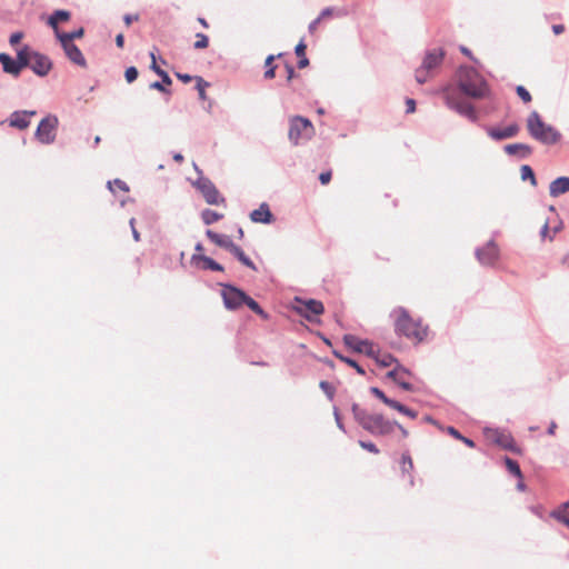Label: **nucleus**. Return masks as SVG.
<instances>
[{
    "mask_svg": "<svg viewBox=\"0 0 569 569\" xmlns=\"http://www.w3.org/2000/svg\"><path fill=\"white\" fill-rule=\"evenodd\" d=\"M395 332L398 337H403L415 346L422 343L428 335L429 327L421 319L411 317L409 311L399 307L392 311Z\"/></svg>",
    "mask_w": 569,
    "mask_h": 569,
    "instance_id": "obj_1",
    "label": "nucleus"
},
{
    "mask_svg": "<svg viewBox=\"0 0 569 569\" xmlns=\"http://www.w3.org/2000/svg\"><path fill=\"white\" fill-rule=\"evenodd\" d=\"M351 409L356 421L373 436L390 435L396 428L395 421L386 419L380 413H369L357 403H353Z\"/></svg>",
    "mask_w": 569,
    "mask_h": 569,
    "instance_id": "obj_2",
    "label": "nucleus"
},
{
    "mask_svg": "<svg viewBox=\"0 0 569 569\" xmlns=\"http://www.w3.org/2000/svg\"><path fill=\"white\" fill-rule=\"evenodd\" d=\"M458 86L470 98L483 99L490 97L488 83L473 68L466 67L459 70Z\"/></svg>",
    "mask_w": 569,
    "mask_h": 569,
    "instance_id": "obj_3",
    "label": "nucleus"
},
{
    "mask_svg": "<svg viewBox=\"0 0 569 569\" xmlns=\"http://www.w3.org/2000/svg\"><path fill=\"white\" fill-rule=\"evenodd\" d=\"M527 129L530 136L545 144H553L559 140V133L545 123L537 111H532L527 119Z\"/></svg>",
    "mask_w": 569,
    "mask_h": 569,
    "instance_id": "obj_4",
    "label": "nucleus"
},
{
    "mask_svg": "<svg viewBox=\"0 0 569 569\" xmlns=\"http://www.w3.org/2000/svg\"><path fill=\"white\" fill-rule=\"evenodd\" d=\"M315 132V127L309 119L301 116L289 119L288 138L292 144L298 146L301 141L310 140Z\"/></svg>",
    "mask_w": 569,
    "mask_h": 569,
    "instance_id": "obj_5",
    "label": "nucleus"
},
{
    "mask_svg": "<svg viewBox=\"0 0 569 569\" xmlns=\"http://www.w3.org/2000/svg\"><path fill=\"white\" fill-rule=\"evenodd\" d=\"M22 63L24 67L31 68L39 76H46L51 69V62L48 57L30 51L28 47Z\"/></svg>",
    "mask_w": 569,
    "mask_h": 569,
    "instance_id": "obj_6",
    "label": "nucleus"
},
{
    "mask_svg": "<svg viewBox=\"0 0 569 569\" xmlns=\"http://www.w3.org/2000/svg\"><path fill=\"white\" fill-rule=\"evenodd\" d=\"M57 127L58 118L56 116H48L43 118L36 131L37 139L44 144L53 142L56 139Z\"/></svg>",
    "mask_w": 569,
    "mask_h": 569,
    "instance_id": "obj_7",
    "label": "nucleus"
},
{
    "mask_svg": "<svg viewBox=\"0 0 569 569\" xmlns=\"http://www.w3.org/2000/svg\"><path fill=\"white\" fill-rule=\"evenodd\" d=\"M446 103L450 109L457 111L470 121L476 122L478 120V113L471 103L456 98L450 93L446 94Z\"/></svg>",
    "mask_w": 569,
    "mask_h": 569,
    "instance_id": "obj_8",
    "label": "nucleus"
},
{
    "mask_svg": "<svg viewBox=\"0 0 569 569\" xmlns=\"http://www.w3.org/2000/svg\"><path fill=\"white\" fill-rule=\"evenodd\" d=\"M298 306L296 307V310L299 315L305 317L309 321H313L315 316H319L323 313L325 307L321 301L309 299V300H301L297 299Z\"/></svg>",
    "mask_w": 569,
    "mask_h": 569,
    "instance_id": "obj_9",
    "label": "nucleus"
},
{
    "mask_svg": "<svg viewBox=\"0 0 569 569\" xmlns=\"http://www.w3.org/2000/svg\"><path fill=\"white\" fill-rule=\"evenodd\" d=\"M222 299L227 309L234 310L243 305L247 295L233 286H224L222 289Z\"/></svg>",
    "mask_w": 569,
    "mask_h": 569,
    "instance_id": "obj_10",
    "label": "nucleus"
},
{
    "mask_svg": "<svg viewBox=\"0 0 569 569\" xmlns=\"http://www.w3.org/2000/svg\"><path fill=\"white\" fill-rule=\"evenodd\" d=\"M27 54V47H23L18 52V60H13L9 54L7 53H0V63L2 64V68L4 72L18 76L22 68H24V64L22 63L24 56Z\"/></svg>",
    "mask_w": 569,
    "mask_h": 569,
    "instance_id": "obj_11",
    "label": "nucleus"
},
{
    "mask_svg": "<svg viewBox=\"0 0 569 569\" xmlns=\"http://www.w3.org/2000/svg\"><path fill=\"white\" fill-rule=\"evenodd\" d=\"M483 432L487 440L505 449H512L513 439L509 433L495 428H486Z\"/></svg>",
    "mask_w": 569,
    "mask_h": 569,
    "instance_id": "obj_12",
    "label": "nucleus"
},
{
    "mask_svg": "<svg viewBox=\"0 0 569 569\" xmlns=\"http://www.w3.org/2000/svg\"><path fill=\"white\" fill-rule=\"evenodd\" d=\"M477 257L480 263L492 266L499 259V248L493 241H489L477 251Z\"/></svg>",
    "mask_w": 569,
    "mask_h": 569,
    "instance_id": "obj_13",
    "label": "nucleus"
},
{
    "mask_svg": "<svg viewBox=\"0 0 569 569\" xmlns=\"http://www.w3.org/2000/svg\"><path fill=\"white\" fill-rule=\"evenodd\" d=\"M409 371L397 363V366L387 373L403 390H412V385L408 381Z\"/></svg>",
    "mask_w": 569,
    "mask_h": 569,
    "instance_id": "obj_14",
    "label": "nucleus"
},
{
    "mask_svg": "<svg viewBox=\"0 0 569 569\" xmlns=\"http://www.w3.org/2000/svg\"><path fill=\"white\" fill-rule=\"evenodd\" d=\"M443 58L445 51L442 49H433L427 52L421 67L427 70V72H431L442 63Z\"/></svg>",
    "mask_w": 569,
    "mask_h": 569,
    "instance_id": "obj_15",
    "label": "nucleus"
},
{
    "mask_svg": "<svg viewBox=\"0 0 569 569\" xmlns=\"http://www.w3.org/2000/svg\"><path fill=\"white\" fill-rule=\"evenodd\" d=\"M199 189L209 204H219L223 202V198L220 197L219 191L210 181H204L199 184Z\"/></svg>",
    "mask_w": 569,
    "mask_h": 569,
    "instance_id": "obj_16",
    "label": "nucleus"
},
{
    "mask_svg": "<svg viewBox=\"0 0 569 569\" xmlns=\"http://www.w3.org/2000/svg\"><path fill=\"white\" fill-rule=\"evenodd\" d=\"M191 264H193L196 268L198 269H202V270H213V271H222L223 270V267L221 264H219L218 262H216L213 259L207 257V256H203V254H199V253H194L192 257H191Z\"/></svg>",
    "mask_w": 569,
    "mask_h": 569,
    "instance_id": "obj_17",
    "label": "nucleus"
},
{
    "mask_svg": "<svg viewBox=\"0 0 569 569\" xmlns=\"http://www.w3.org/2000/svg\"><path fill=\"white\" fill-rule=\"evenodd\" d=\"M519 132V126L511 123L506 128H489L488 134L495 140H503L515 137Z\"/></svg>",
    "mask_w": 569,
    "mask_h": 569,
    "instance_id": "obj_18",
    "label": "nucleus"
},
{
    "mask_svg": "<svg viewBox=\"0 0 569 569\" xmlns=\"http://www.w3.org/2000/svg\"><path fill=\"white\" fill-rule=\"evenodd\" d=\"M250 219L257 223H271L273 214L267 203H261L258 209L250 213Z\"/></svg>",
    "mask_w": 569,
    "mask_h": 569,
    "instance_id": "obj_19",
    "label": "nucleus"
},
{
    "mask_svg": "<svg viewBox=\"0 0 569 569\" xmlns=\"http://www.w3.org/2000/svg\"><path fill=\"white\" fill-rule=\"evenodd\" d=\"M67 57L76 64L86 67L87 61L81 50L74 43H61Z\"/></svg>",
    "mask_w": 569,
    "mask_h": 569,
    "instance_id": "obj_20",
    "label": "nucleus"
},
{
    "mask_svg": "<svg viewBox=\"0 0 569 569\" xmlns=\"http://www.w3.org/2000/svg\"><path fill=\"white\" fill-rule=\"evenodd\" d=\"M36 111L13 112L10 118V126L19 129H26L30 124L29 117L34 116Z\"/></svg>",
    "mask_w": 569,
    "mask_h": 569,
    "instance_id": "obj_21",
    "label": "nucleus"
},
{
    "mask_svg": "<svg viewBox=\"0 0 569 569\" xmlns=\"http://www.w3.org/2000/svg\"><path fill=\"white\" fill-rule=\"evenodd\" d=\"M206 234L214 244L227 249L228 251H231V249L234 247V243L229 236L220 234L212 230H207Z\"/></svg>",
    "mask_w": 569,
    "mask_h": 569,
    "instance_id": "obj_22",
    "label": "nucleus"
},
{
    "mask_svg": "<svg viewBox=\"0 0 569 569\" xmlns=\"http://www.w3.org/2000/svg\"><path fill=\"white\" fill-rule=\"evenodd\" d=\"M569 191V178L560 177L550 183L549 192L552 197H558Z\"/></svg>",
    "mask_w": 569,
    "mask_h": 569,
    "instance_id": "obj_23",
    "label": "nucleus"
},
{
    "mask_svg": "<svg viewBox=\"0 0 569 569\" xmlns=\"http://www.w3.org/2000/svg\"><path fill=\"white\" fill-rule=\"evenodd\" d=\"M505 151L510 156L519 154L525 158L531 153V148L523 143H512L505 147Z\"/></svg>",
    "mask_w": 569,
    "mask_h": 569,
    "instance_id": "obj_24",
    "label": "nucleus"
},
{
    "mask_svg": "<svg viewBox=\"0 0 569 569\" xmlns=\"http://www.w3.org/2000/svg\"><path fill=\"white\" fill-rule=\"evenodd\" d=\"M551 517L569 528V502L562 503L558 509L553 510Z\"/></svg>",
    "mask_w": 569,
    "mask_h": 569,
    "instance_id": "obj_25",
    "label": "nucleus"
},
{
    "mask_svg": "<svg viewBox=\"0 0 569 569\" xmlns=\"http://www.w3.org/2000/svg\"><path fill=\"white\" fill-rule=\"evenodd\" d=\"M343 342L347 347L351 348L357 352H362L363 346H366V340H361L353 335H345Z\"/></svg>",
    "mask_w": 569,
    "mask_h": 569,
    "instance_id": "obj_26",
    "label": "nucleus"
},
{
    "mask_svg": "<svg viewBox=\"0 0 569 569\" xmlns=\"http://www.w3.org/2000/svg\"><path fill=\"white\" fill-rule=\"evenodd\" d=\"M70 18V12L66 10H57L50 18L48 23L54 29L56 33L59 32L58 23L60 21H68Z\"/></svg>",
    "mask_w": 569,
    "mask_h": 569,
    "instance_id": "obj_27",
    "label": "nucleus"
},
{
    "mask_svg": "<svg viewBox=\"0 0 569 569\" xmlns=\"http://www.w3.org/2000/svg\"><path fill=\"white\" fill-rule=\"evenodd\" d=\"M242 264L247 266L248 268L256 270V264L253 261L246 256V253L242 251V249L234 244V247L230 251Z\"/></svg>",
    "mask_w": 569,
    "mask_h": 569,
    "instance_id": "obj_28",
    "label": "nucleus"
},
{
    "mask_svg": "<svg viewBox=\"0 0 569 569\" xmlns=\"http://www.w3.org/2000/svg\"><path fill=\"white\" fill-rule=\"evenodd\" d=\"M375 360L380 367H385V368L391 367L393 363H396V365L398 363L397 359L392 355L387 353V352H381L380 350L377 351Z\"/></svg>",
    "mask_w": 569,
    "mask_h": 569,
    "instance_id": "obj_29",
    "label": "nucleus"
},
{
    "mask_svg": "<svg viewBox=\"0 0 569 569\" xmlns=\"http://www.w3.org/2000/svg\"><path fill=\"white\" fill-rule=\"evenodd\" d=\"M401 471L402 473H407L409 476V479H410V485L412 486L413 485V479H412V471H413V461L410 457L409 453H402L401 456Z\"/></svg>",
    "mask_w": 569,
    "mask_h": 569,
    "instance_id": "obj_30",
    "label": "nucleus"
},
{
    "mask_svg": "<svg viewBox=\"0 0 569 569\" xmlns=\"http://www.w3.org/2000/svg\"><path fill=\"white\" fill-rule=\"evenodd\" d=\"M83 29L80 28L73 32H69V33H60V32H57V37L58 39L60 40L61 43H73V39H79V38H82L83 37Z\"/></svg>",
    "mask_w": 569,
    "mask_h": 569,
    "instance_id": "obj_31",
    "label": "nucleus"
},
{
    "mask_svg": "<svg viewBox=\"0 0 569 569\" xmlns=\"http://www.w3.org/2000/svg\"><path fill=\"white\" fill-rule=\"evenodd\" d=\"M150 57H151V69L158 74L161 77V79L163 80V82L168 86H170L172 83L171 81V78L169 77V74L162 70L160 67L157 66V61H156V54L153 52L150 53Z\"/></svg>",
    "mask_w": 569,
    "mask_h": 569,
    "instance_id": "obj_32",
    "label": "nucleus"
},
{
    "mask_svg": "<svg viewBox=\"0 0 569 569\" xmlns=\"http://www.w3.org/2000/svg\"><path fill=\"white\" fill-rule=\"evenodd\" d=\"M201 217L206 224H211V223H214L218 220H220L223 217V214L219 213L214 210L207 209V210L202 211Z\"/></svg>",
    "mask_w": 569,
    "mask_h": 569,
    "instance_id": "obj_33",
    "label": "nucleus"
},
{
    "mask_svg": "<svg viewBox=\"0 0 569 569\" xmlns=\"http://www.w3.org/2000/svg\"><path fill=\"white\" fill-rule=\"evenodd\" d=\"M243 305H247L250 310L254 313L259 315L263 319H268V315L261 309L257 301H254L251 297L247 296L243 301Z\"/></svg>",
    "mask_w": 569,
    "mask_h": 569,
    "instance_id": "obj_34",
    "label": "nucleus"
},
{
    "mask_svg": "<svg viewBox=\"0 0 569 569\" xmlns=\"http://www.w3.org/2000/svg\"><path fill=\"white\" fill-rule=\"evenodd\" d=\"M371 393L377 397L378 399H380L385 405H387L388 407L392 408L396 406L397 401L396 400H392L390 398H388L385 392L382 390H380L379 388L377 387H372L370 389Z\"/></svg>",
    "mask_w": 569,
    "mask_h": 569,
    "instance_id": "obj_35",
    "label": "nucleus"
},
{
    "mask_svg": "<svg viewBox=\"0 0 569 569\" xmlns=\"http://www.w3.org/2000/svg\"><path fill=\"white\" fill-rule=\"evenodd\" d=\"M274 60V56L270 54L266 58V61H264V66L267 68L266 72H264V78L266 79H273L274 76H276V66L272 64Z\"/></svg>",
    "mask_w": 569,
    "mask_h": 569,
    "instance_id": "obj_36",
    "label": "nucleus"
},
{
    "mask_svg": "<svg viewBox=\"0 0 569 569\" xmlns=\"http://www.w3.org/2000/svg\"><path fill=\"white\" fill-rule=\"evenodd\" d=\"M505 462H506V467L510 473L515 475L518 478H522V473H521L520 467L517 461H515L510 458H506Z\"/></svg>",
    "mask_w": 569,
    "mask_h": 569,
    "instance_id": "obj_37",
    "label": "nucleus"
},
{
    "mask_svg": "<svg viewBox=\"0 0 569 569\" xmlns=\"http://www.w3.org/2000/svg\"><path fill=\"white\" fill-rule=\"evenodd\" d=\"M209 46V38L203 33H197L196 34V41L193 43V48L197 50H202L208 48Z\"/></svg>",
    "mask_w": 569,
    "mask_h": 569,
    "instance_id": "obj_38",
    "label": "nucleus"
},
{
    "mask_svg": "<svg viewBox=\"0 0 569 569\" xmlns=\"http://www.w3.org/2000/svg\"><path fill=\"white\" fill-rule=\"evenodd\" d=\"M108 187L109 189L112 191V192H116L117 190H120V191H123V192H128L129 191V188L127 186V183L120 179H116L114 181H109L108 182Z\"/></svg>",
    "mask_w": 569,
    "mask_h": 569,
    "instance_id": "obj_39",
    "label": "nucleus"
},
{
    "mask_svg": "<svg viewBox=\"0 0 569 569\" xmlns=\"http://www.w3.org/2000/svg\"><path fill=\"white\" fill-rule=\"evenodd\" d=\"M196 81H197V90L199 92V98L201 100H206L207 99L206 89L209 87V83L207 81H204L201 77H196Z\"/></svg>",
    "mask_w": 569,
    "mask_h": 569,
    "instance_id": "obj_40",
    "label": "nucleus"
},
{
    "mask_svg": "<svg viewBox=\"0 0 569 569\" xmlns=\"http://www.w3.org/2000/svg\"><path fill=\"white\" fill-rule=\"evenodd\" d=\"M393 409L411 419H416L418 416V413L416 411L409 409L408 407L401 405L398 401H397L396 406L393 407Z\"/></svg>",
    "mask_w": 569,
    "mask_h": 569,
    "instance_id": "obj_41",
    "label": "nucleus"
},
{
    "mask_svg": "<svg viewBox=\"0 0 569 569\" xmlns=\"http://www.w3.org/2000/svg\"><path fill=\"white\" fill-rule=\"evenodd\" d=\"M521 178L523 180L530 179L532 184H536V178L532 169L529 166H522L521 169Z\"/></svg>",
    "mask_w": 569,
    "mask_h": 569,
    "instance_id": "obj_42",
    "label": "nucleus"
},
{
    "mask_svg": "<svg viewBox=\"0 0 569 569\" xmlns=\"http://www.w3.org/2000/svg\"><path fill=\"white\" fill-rule=\"evenodd\" d=\"M430 76L431 72H427V70H425L422 67L416 70V80L420 84L425 83Z\"/></svg>",
    "mask_w": 569,
    "mask_h": 569,
    "instance_id": "obj_43",
    "label": "nucleus"
},
{
    "mask_svg": "<svg viewBox=\"0 0 569 569\" xmlns=\"http://www.w3.org/2000/svg\"><path fill=\"white\" fill-rule=\"evenodd\" d=\"M340 360L345 363H347L348 366L352 367L356 369V371L363 376L366 373L365 369L359 366L355 360H352L351 358H348V357H340Z\"/></svg>",
    "mask_w": 569,
    "mask_h": 569,
    "instance_id": "obj_44",
    "label": "nucleus"
},
{
    "mask_svg": "<svg viewBox=\"0 0 569 569\" xmlns=\"http://www.w3.org/2000/svg\"><path fill=\"white\" fill-rule=\"evenodd\" d=\"M138 74L139 73L136 67H129L124 72V78L128 83H131L138 78Z\"/></svg>",
    "mask_w": 569,
    "mask_h": 569,
    "instance_id": "obj_45",
    "label": "nucleus"
},
{
    "mask_svg": "<svg viewBox=\"0 0 569 569\" xmlns=\"http://www.w3.org/2000/svg\"><path fill=\"white\" fill-rule=\"evenodd\" d=\"M517 94L520 97V99L525 102V103H528L531 101V94L529 93V91L522 87V86H518L517 87Z\"/></svg>",
    "mask_w": 569,
    "mask_h": 569,
    "instance_id": "obj_46",
    "label": "nucleus"
},
{
    "mask_svg": "<svg viewBox=\"0 0 569 569\" xmlns=\"http://www.w3.org/2000/svg\"><path fill=\"white\" fill-rule=\"evenodd\" d=\"M359 446L362 449H365V450H367V451H369V452H371L373 455H378L380 452L378 447L373 442H367V441L360 440L359 441Z\"/></svg>",
    "mask_w": 569,
    "mask_h": 569,
    "instance_id": "obj_47",
    "label": "nucleus"
},
{
    "mask_svg": "<svg viewBox=\"0 0 569 569\" xmlns=\"http://www.w3.org/2000/svg\"><path fill=\"white\" fill-rule=\"evenodd\" d=\"M363 349L362 352L366 353L367 356L371 357L375 359L376 355H377V351H379L378 349L375 348L373 343H371L370 341L366 340V346H363Z\"/></svg>",
    "mask_w": 569,
    "mask_h": 569,
    "instance_id": "obj_48",
    "label": "nucleus"
},
{
    "mask_svg": "<svg viewBox=\"0 0 569 569\" xmlns=\"http://www.w3.org/2000/svg\"><path fill=\"white\" fill-rule=\"evenodd\" d=\"M319 386L330 398H332L333 388L328 381H321Z\"/></svg>",
    "mask_w": 569,
    "mask_h": 569,
    "instance_id": "obj_49",
    "label": "nucleus"
},
{
    "mask_svg": "<svg viewBox=\"0 0 569 569\" xmlns=\"http://www.w3.org/2000/svg\"><path fill=\"white\" fill-rule=\"evenodd\" d=\"M306 49H307V46L306 43L301 40L297 46H296V54L300 58V57H305L306 56Z\"/></svg>",
    "mask_w": 569,
    "mask_h": 569,
    "instance_id": "obj_50",
    "label": "nucleus"
},
{
    "mask_svg": "<svg viewBox=\"0 0 569 569\" xmlns=\"http://www.w3.org/2000/svg\"><path fill=\"white\" fill-rule=\"evenodd\" d=\"M167 86L163 80H159V81H154L150 84V88L151 89H154V90H158V91H161V92H168L166 87Z\"/></svg>",
    "mask_w": 569,
    "mask_h": 569,
    "instance_id": "obj_51",
    "label": "nucleus"
},
{
    "mask_svg": "<svg viewBox=\"0 0 569 569\" xmlns=\"http://www.w3.org/2000/svg\"><path fill=\"white\" fill-rule=\"evenodd\" d=\"M331 176H332V173L330 170L321 172L319 176V180L322 184H328L331 180Z\"/></svg>",
    "mask_w": 569,
    "mask_h": 569,
    "instance_id": "obj_52",
    "label": "nucleus"
},
{
    "mask_svg": "<svg viewBox=\"0 0 569 569\" xmlns=\"http://www.w3.org/2000/svg\"><path fill=\"white\" fill-rule=\"evenodd\" d=\"M22 38H23V33L22 32H14V33H12L10 36V40H9L10 44L11 46L18 44L21 41Z\"/></svg>",
    "mask_w": 569,
    "mask_h": 569,
    "instance_id": "obj_53",
    "label": "nucleus"
},
{
    "mask_svg": "<svg viewBox=\"0 0 569 569\" xmlns=\"http://www.w3.org/2000/svg\"><path fill=\"white\" fill-rule=\"evenodd\" d=\"M138 20H139V16L138 14H126L123 17V21H124L127 27H129L133 21H138Z\"/></svg>",
    "mask_w": 569,
    "mask_h": 569,
    "instance_id": "obj_54",
    "label": "nucleus"
},
{
    "mask_svg": "<svg viewBox=\"0 0 569 569\" xmlns=\"http://www.w3.org/2000/svg\"><path fill=\"white\" fill-rule=\"evenodd\" d=\"M407 113H413L416 111V101L411 98L406 100Z\"/></svg>",
    "mask_w": 569,
    "mask_h": 569,
    "instance_id": "obj_55",
    "label": "nucleus"
},
{
    "mask_svg": "<svg viewBox=\"0 0 569 569\" xmlns=\"http://www.w3.org/2000/svg\"><path fill=\"white\" fill-rule=\"evenodd\" d=\"M286 71H287V81H291L295 76H296V72H295V69L291 64H286Z\"/></svg>",
    "mask_w": 569,
    "mask_h": 569,
    "instance_id": "obj_56",
    "label": "nucleus"
},
{
    "mask_svg": "<svg viewBox=\"0 0 569 569\" xmlns=\"http://www.w3.org/2000/svg\"><path fill=\"white\" fill-rule=\"evenodd\" d=\"M447 431L449 435L455 437L456 439L460 440L462 438V435L453 427H448Z\"/></svg>",
    "mask_w": 569,
    "mask_h": 569,
    "instance_id": "obj_57",
    "label": "nucleus"
},
{
    "mask_svg": "<svg viewBox=\"0 0 569 569\" xmlns=\"http://www.w3.org/2000/svg\"><path fill=\"white\" fill-rule=\"evenodd\" d=\"M130 226L132 228V234H133L134 240L139 241L140 240V234H139V232L137 231V229L134 227V218L130 219Z\"/></svg>",
    "mask_w": 569,
    "mask_h": 569,
    "instance_id": "obj_58",
    "label": "nucleus"
},
{
    "mask_svg": "<svg viewBox=\"0 0 569 569\" xmlns=\"http://www.w3.org/2000/svg\"><path fill=\"white\" fill-rule=\"evenodd\" d=\"M321 19L318 17L316 20H313L310 24H309V31L311 33L316 32L319 23H320Z\"/></svg>",
    "mask_w": 569,
    "mask_h": 569,
    "instance_id": "obj_59",
    "label": "nucleus"
},
{
    "mask_svg": "<svg viewBox=\"0 0 569 569\" xmlns=\"http://www.w3.org/2000/svg\"><path fill=\"white\" fill-rule=\"evenodd\" d=\"M177 78L181 80L183 83H189L192 80L190 74L177 73Z\"/></svg>",
    "mask_w": 569,
    "mask_h": 569,
    "instance_id": "obj_60",
    "label": "nucleus"
},
{
    "mask_svg": "<svg viewBox=\"0 0 569 569\" xmlns=\"http://www.w3.org/2000/svg\"><path fill=\"white\" fill-rule=\"evenodd\" d=\"M116 44L118 48H123L124 46V37L122 33H119L117 37H116Z\"/></svg>",
    "mask_w": 569,
    "mask_h": 569,
    "instance_id": "obj_61",
    "label": "nucleus"
},
{
    "mask_svg": "<svg viewBox=\"0 0 569 569\" xmlns=\"http://www.w3.org/2000/svg\"><path fill=\"white\" fill-rule=\"evenodd\" d=\"M552 31L555 34H560L565 31V26L563 24H553L552 26Z\"/></svg>",
    "mask_w": 569,
    "mask_h": 569,
    "instance_id": "obj_62",
    "label": "nucleus"
},
{
    "mask_svg": "<svg viewBox=\"0 0 569 569\" xmlns=\"http://www.w3.org/2000/svg\"><path fill=\"white\" fill-rule=\"evenodd\" d=\"M308 64H309L308 58L306 56L305 57H300V59L298 61V67L300 69H302V68H306Z\"/></svg>",
    "mask_w": 569,
    "mask_h": 569,
    "instance_id": "obj_63",
    "label": "nucleus"
},
{
    "mask_svg": "<svg viewBox=\"0 0 569 569\" xmlns=\"http://www.w3.org/2000/svg\"><path fill=\"white\" fill-rule=\"evenodd\" d=\"M332 14V9L331 8H326L325 10L321 11L319 18L322 20L325 18H328Z\"/></svg>",
    "mask_w": 569,
    "mask_h": 569,
    "instance_id": "obj_64",
    "label": "nucleus"
}]
</instances>
